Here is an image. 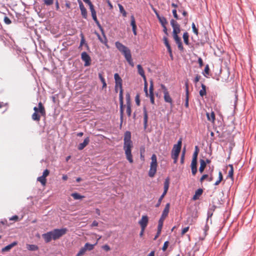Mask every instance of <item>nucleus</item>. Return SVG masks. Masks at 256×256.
<instances>
[{"label":"nucleus","mask_w":256,"mask_h":256,"mask_svg":"<svg viewBox=\"0 0 256 256\" xmlns=\"http://www.w3.org/2000/svg\"><path fill=\"white\" fill-rule=\"evenodd\" d=\"M172 14H173V16H174V17L176 18V20H178V15L176 13V9H174L172 11Z\"/></svg>","instance_id":"nucleus-60"},{"label":"nucleus","mask_w":256,"mask_h":256,"mask_svg":"<svg viewBox=\"0 0 256 256\" xmlns=\"http://www.w3.org/2000/svg\"><path fill=\"white\" fill-rule=\"evenodd\" d=\"M26 248L30 251H36L38 250V246L36 244H26Z\"/></svg>","instance_id":"nucleus-29"},{"label":"nucleus","mask_w":256,"mask_h":256,"mask_svg":"<svg viewBox=\"0 0 256 256\" xmlns=\"http://www.w3.org/2000/svg\"><path fill=\"white\" fill-rule=\"evenodd\" d=\"M143 112H144V129L146 130L148 126V114L146 108L145 106L144 107V108H143Z\"/></svg>","instance_id":"nucleus-15"},{"label":"nucleus","mask_w":256,"mask_h":256,"mask_svg":"<svg viewBox=\"0 0 256 256\" xmlns=\"http://www.w3.org/2000/svg\"><path fill=\"white\" fill-rule=\"evenodd\" d=\"M98 78L100 79L102 82V88H104L106 87V80L102 74H100V73L98 74Z\"/></svg>","instance_id":"nucleus-41"},{"label":"nucleus","mask_w":256,"mask_h":256,"mask_svg":"<svg viewBox=\"0 0 256 256\" xmlns=\"http://www.w3.org/2000/svg\"><path fill=\"white\" fill-rule=\"evenodd\" d=\"M158 18L162 26H166L168 22L164 16H160Z\"/></svg>","instance_id":"nucleus-31"},{"label":"nucleus","mask_w":256,"mask_h":256,"mask_svg":"<svg viewBox=\"0 0 256 256\" xmlns=\"http://www.w3.org/2000/svg\"><path fill=\"white\" fill-rule=\"evenodd\" d=\"M192 31L194 32V34H195L196 36H198V30L196 28V25L194 22H192Z\"/></svg>","instance_id":"nucleus-51"},{"label":"nucleus","mask_w":256,"mask_h":256,"mask_svg":"<svg viewBox=\"0 0 256 256\" xmlns=\"http://www.w3.org/2000/svg\"><path fill=\"white\" fill-rule=\"evenodd\" d=\"M198 63L200 65V67L202 68L203 66V61L201 58H198Z\"/></svg>","instance_id":"nucleus-63"},{"label":"nucleus","mask_w":256,"mask_h":256,"mask_svg":"<svg viewBox=\"0 0 256 256\" xmlns=\"http://www.w3.org/2000/svg\"><path fill=\"white\" fill-rule=\"evenodd\" d=\"M68 231L66 228H56L54 229L53 230H52V236H53V240H56L60 238L61 236L65 234Z\"/></svg>","instance_id":"nucleus-6"},{"label":"nucleus","mask_w":256,"mask_h":256,"mask_svg":"<svg viewBox=\"0 0 256 256\" xmlns=\"http://www.w3.org/2000/svg\"><path fill=\"white\" fill-rule=\"evenodd\" d=\"M203 190L202 188L198 189L194 195L192 197L193 200H196L198 199V198L200 196H201L202 194Z\"/></svg>","instance_id":"nucleus-22"},{"label":"nucleus","mask_w":256,"mask_h":256,"mask_svg":"<svg viewBox=\"0 0 256 256\" xmlns=\"http://www.w3.org/2000/svg\"><path fill=\"white\" fill-rule=\"evenodd\" d=\"M186 102L184 104V106L186 108L188 107V84L187 82L186 83Z\"/></svg>","instance_id":"nucleus-21"},{"label":"nucleus","mask_w":256,"mask_h":256,"mask_svg":"<svg viewBox=\"0 0 256 256\" xmlns=\"http://www.w3.org/2000/svg\"><path fill=\"white\" fill-rule=\"evenodd\" d=\"M124 150L126 159L130 163L134 162L132 154V148L133 146L132 142L131 140V132L130 131H126L124 134Z\"/></svg>","instance_id":"nucleus-2"},{"label":"nucleus","mask_w":256,"mask_h":256,"mask_svg":"<svg viewBox=\"0 0 256 256\" xmlns=\"http://www.w3.org/2000/svg\"><path fill=\"white\" fill-rule=\"evenodd\" d=\"M92 8H90V10L91 12V13H92V19L94 20V22L96 23V25L98 26L99 28H101V27H102L100 23V22H98V20L97 19V18H96V12L94 8V6H91Z\"/></svg>","instance_id":"nucleus-11"},{"label":"nucleus","mask_w":256,"mask_h":256,"mask_svg":"<svg viewBox=\"0 0 256 256\" xmlns=\"http://www.w3.org/2000/svg\"><path fill=\"white\" fill-rule=\"evenodd\" d=\"M188 230H189V226H187V227H186L184 228H183L182 231V235L184 234L185 233H186Z\"/></svg>","instance_id":"nucleus-64"},{"label":"nucleus","mask_w":256,"mask_h":256,"mask_svg":"<svg viewBox=\"0 0 256 256\" xmlns=\"http://www.w3.org/2000/svg\"><path fill=\"white\" fill-rule=\"evenodd\" d=\"M32 119L34 120L39 122L40 120V116L36 112H34L32 115Z\"/></svg>","instance_id":"nucleus-43"},{"label":"nucleus","mask_w":256,"mask_h":256,"mask_svg":"<svg viewBox=\"0 0 256 256\" xmlns=\"http://www.w3.org/2000/svg\"><path fill=\"white\" fill-rule=\"evenodd\" d=\"M151 160L150 168L148 171V176L150 178H152L154 176L156 172L158 166L157 158L155 154H153L152 156Z\"/></svg>","instance_id":"nucleus-5"},{"label":"nucleus","mask_w":256,"mask_h":256,"mask_svg":"<svg viewBox=\"0 0 256 256\" xmlns=\"http://www.w3.org/2000/svg\"><path fill=\"white\" fill-rule=\"evenodd\" d=\"M169 184H170L169 178H167L165 180L164 182V190L163 192V193H164V194H166L168 190V189L169 188Z\"/></svg>","instance_id":"nucleus-28"},{"label":"nucleus","mask_w":256,"mask_h":256,"mask_svg":"<svg viewBox=\"0 0 256 256\" xmlns=\"http://www.w3.org/2000/svg\"><path fill=\"white\" fill-rule=\"evenodd\" d=\"M4 22L6 24H10L12 23V21L8 16L4 18Z\"/></svg>","instance_id":"nucleus-55"},{"label":"nucleus","mask_w":256,"mask_h":256,"mask_svg":"<svg viewBox=\"0 0 256 256\" xmlns=\"http://www.w3.org/2000/svg\"><path fill=\"white\" fill-rule=\"evenodd\" d=\"M80 11H81V14H82V17L86 19L87 18V11H86V8H84L82 10H81Z\"/></svg>","instance_id":"nucleus-50"},{"label":"nucleus","mask_w":256,"mask_h":256,"mask_svg":"<svg viewBox=\"0 0 256 256\" xmlns=\"http://www.w3.org/2000/svg\"><path fill=\"white\" fill-rule=\"evenodd\" d=\"M115 46L117 49L124 56V58L129 64L132 66H134V64L132 58V54L130 50L120 42H115Z\"/></svg>","instance_id":"nucleus-3"},{"label":"nucleus","mask_w":256,"mask_h":256,"mask_svg":"<svg viewBox=\"0 0 256 256\" xmlns=\"http://www.w3.org/2000/svg\"><path fill=\"white\" fill-rule=\"evenodd\" d=\"M126 114L128 116H131V106H126Z\"/></svg>","instance_id":"nucleus-52"},{"label":"nucleus","mask_w":256,"mask_h":256,"mask_svg":"<svg viewBox=\"0 0 256 256\" xmlns=\"http://www.w3.org/2000/svg\"><path fill=\"white\" fill-rule=\"evenodd\" d=\"M206 166V162H205L204 160L202 159H200V166L199 168V171L200 173H202L204 172V169L205 168Z\"/></svg>","instance_id":"nucleus-26"},{"label":"nucleus","mask_w":256,"mask_h":256,"mask_svg":"<svg viewBox=\"0 0 256 256\" xmlns=\"http://www.w3.org/2000/svg\"><path fill=\"white\" fill-rule=\"evenodd\" d=\"M180 150L174 149L172 148V158L174 160V163L176 164L178 161V158Z\"/></svg>","instance_id":"nucleus-13"},{"label":"nucleus","mask_w":256,"mask_h":256,"mask_svg":"<svg viewBox=\"0 0 256 256\" xmlns=\"http://www.w3.org/2000/svg\"><path fill=\"white\" fill-rule=\"evenodd\" d=\"M71 196L74 200H80L84 198V196L80 195V194L78 192H74L71 194Z\"/></svg>","instance_id":"nucleus-33"},{"label":"nucleus","mask_w":256,"mask_h":256,"mask_svg":"<svg viewBox=\"0 0 256 256\" xmlns=\"http://www.w3.org/2000/svg\"><path fill=\"white\" fill-rule=\"evenodd\" d=\"M114 78L115 80V91L116 92L118 91V88H120L119 100L120 107V127L122 126L124 118V101H123V90L122 88V80L118 73L114 74Z\"/></svg>","instance_id":"nucleus-1"},{"label":"nucleus","mask_w":256,"mask_h":256,"mask_svg":"<svg viewBox=\"0 0 256 256\" xmlns=\"http://www.w3.org/2000/svg\"><path fill=\"white\" fill-rule=\"evenodd\" d=\"M86 252V250L84 247H82L80 249L78 253L76 254V256H82Z\"/></svg>","instance_id":"nucleus-48"},{"label":"nucleus","mask_w":256,"mask_h":256,"mask_svg":"<svg viewBox=\"0 0 256 256\" xmlns=\"http://www.w3.org/2000/svg\"><path fill=\"white\" fill-rule=\"evenodd\" d=\"M38 112H40L42 116H45V109L42 102H40L38 103Z\"/></svg>","instance_id":"nucleus-24"},{"label":"nucleus","mask_w":256,"mask_h":256,"mask_svg":"<svg viewBox=\"0 0 256 256\" xmlns=\"http://www.w3.org/2000/svg\"><path fill=\"white\" fill-rule=\"evenodd\" d=\"M170 206V203L166 204L164 210L162 211L161 216L158 220L157 233L156 235L154 236V240H156L161 233L164 221V219L166 218V217L168 216L169 212Z\"/></svg>","instance_id":"nucleus-4"},{"label":"nucleus","mask_w":256,"mask_h":256,"mask_svg":"<svg viewBox=\"0 0 256 256\" xmlns=\"http://www.w3.org/2000/svg\"><path fill=\"white\" fill-rule=\"evenodd\" d=\"M154 84H153V82L152 80H150V86L149 88V94H154Z\"/></svg>","instance_id":"nucleus-47"},{"label":"nucleus","mask_w":256,"mask_h":256,"mask_svg":"<svg viewBox=\"0 0 256 256\" xmlns=\"http://www.w3.org/2000/svg\"><path fill=\"white\" fill-rule=\"evenodd\" d=\"M81 58L84 62V66H88L91 64V58L90 56L86 52H84L81 54Z\"/></svg>","instance_id":"nucleus-9"},{"label":"nucleus","mask_w":256,"mask_h":256,"mask_svg":"<svg viewBox=\"0 0 256 256\" xmlns=\"http://www.w3.org/2000/svg\"><path fill=\"white\" fill-rule=\"evenodd\" d=\"M90 142V138L89 137H86L84 138L83 142L80 143L78 146V149L79 150H83L89 143Z\"/></svg>","instance_id":"nucleus-17"},{"label":"nucleus","mask_w":256,"mask_h":256,"mask_svg":"<svg viewBox=\"0 0 256 256\" xmlns=\"http://www.w3.org/2000/svg\"><path fill=\"white\" fill-rule=\"evenodd\" d=\"M148 222V218L147 216H142L141 220L138 222L140 227L146 228Z\"/></svg>","instance_id":"nucleus-12"},{"label":"nucleus","mask_w":256,"mask_h":256,"mask_svg":"<svg viewBox=\"0 0 256 256\" xmlns=\"http://www.w3.org/2000/svg\"><path fill=\"white\" fill-rule=\"evenodd\" d=\"M185 150H184L180 156V163L183 164L184 160Z\"/></svg>","instance_id":"nucleus-57"},{"label":"nucleus","mask_w":256,"mask_h":256,"mask_svg":"<svg viewBox=\"0 0 256 256\" xmlns=\"http://www.w3.org/2000/svg\"><path fill=\"white\" fill-rule=\"evenodd\" d=\"M160 86H161L162 90H163L164 98V102H166L170 104L171 108H172V106H173L172 100L170 95V94L168 90V89L166 88V86L163 84H161Z\"/></svg>","instance_id":"nucleus-7"},{"label":"nucleus","mask_w":256,"mask_h":256,"mask_svg":"<svg viewBox=\"0 0 256 256\" xmlns=\"http://www.w3.org/2000/svg\"><path fill=\"white\" fill-rule=\"evenodd\" d=\"M189 35L187 32H185L183 34V39L184 44L186 45H189Z\"/></svg>","instance_id":"nucleus-32"},{"label":"nucleus","mask_w":256,"mask_h":256,"mask_svg":"<svg viewBox=\"0 0 256 256\" xmlns=\"http://www.w3.org/2000/svg\"><path fill=\"white\" fill-rule=\"evenodd\" d=\"M102 248L106 252L109 251L110 250V246L108 244L104 245L102 246Z\"/></svg>","instance_id":"nucleus-62"},{"label":"nucleus","mask_w":256,"mask_h":256,"mask_svg":"<svg viewBox=\"0 0 256 256\" xmlns=\"http://www.w3.org/2000/svg\"><path fill=\"white\" fill-rule=\"evenodd\" d=\"M49 173V170L46 169L43 172L42 175V176L46 178L48 175Z\"/></svg>","instance_id":"nucleus-61"},{"label":"nucleus","mask_w":256,"mask_h":256,"mask_svg":"<svg viewBox=\"0 0 256 256\" xmlns=\"http://www.w3.org/2000/svg\"><path fill=\"white\" fill-rule=\"evenodd\" d=\"M195 150L193 154L192 160H197L198 154L199 152L198 146H196L194 148Z\"/></svg>","instance_id":"nucleus-34"},{"label":"nucleus","mask_w":256,"mask_h":256,"mask_svg":"<svg viewBox=\"0 0 256 256\" xmlns=\"http://www.w3.org/2000/svg\"><path fill=\"white\" fill-rule=\"evenodd\" d=\"M44 4L47 6L52 5L54 2V0H43Z\"/></svg>","instance_id":"nucleus-56"},{"label":"nucleus","mask_w":256,"mask_h":256,"mask_svg":"<svg viewBox=\"0 0 256 256\" xmlns=\"http://www.w3.org/2000/svg\"><path fill=\"white\" fill-rule=\"evenodd\" d=\"M170 24L173 28V37L178 36V34L180 32V24L174 19L170 20Z\"/></svg>","instance_id":"nucleus-8"},{"label":"nucleus","mask_w":256,"mask_h":256,"mask_svg":"<svg viewBox=\"0 0 256 256\" xmlns=\"http://www.w3.org/2000/svg\"><path fill=\"white\" fill-rule=\"evenodd\" d=\"M208 120L210 121L214 122L215 120V115L214 112H212L210 114H206Z\"/></svg>","instance_id":"nucleus-38"},{"label":"nucleus","mask_w":256,"mask_h":256,"mask_svg":"<svg viewBox=\"0 0 256 256\" xmlns=\"http://www.w3.org/2000/svg\"><path fill=\"white\" fill-rule=\"evenodd\" d=\"M166 194H164V193H162V194L161 195V196L158 198V202L157 204L156 205V207L158 208V207L160 206L161 204L162 201V199H163V198H164V196Z\"/></svg>","instance_id":"nucleus-46"},{"label":"nucleus","mask_w":256,"mask_h":256,"mask_svg":"<svg viewBox=\"0 0 256 256\" xmlns=\"http://www.w3.org/2000/svg\"><path fill=\"white\" fill-rule=\"evenodd\" d=\"M182 138H180L177 144H176L174 146L173 148L180 150L182 148Z\"/></svg>","instance_id":"nucleus-37"},{"label":"nucleus","mask_w":256,"mask_h":256,"mask_svg":"<svg viewBox=\"0 0 256 256\" xmlns=\"http://www.w3.org/2000/svg\"><path fill=\"white\" fill-rule=\"evenodd\" d=\"M17 244L16 242H14L12 244L6 246L5 247L2 248V252H6L10 250L13 246H15Z\"/></svg>","instance_id":"nucleus-25"},{"label":"nucleus","mask_w":256,"mask_h":256,"mask_svg":"<svg viewBox=\"0 0 256 256\" xmlns=\"http://www.w3.org/2000/svg\"><path fill=\"white\" fill-rule=\"evenodd\" d=\"M176 44L178 45V48L180 51L184 50V47L181 40V38L178 36L174 38Z\"/></svg>","instance_id":"nucleus-16"},{"label":"nucleus","mask_w":256,"mask_h":256,"mask_svg":"<svg viewBox=\"0 0 256 256\" xmlns=\"http://www.w3.org/2000/svg\"><path fill=\"white\" fill-rule=\"evenodd\" d=\"M42 237L46 243L49 242L52 239H53V236H52V232H51V231L42 234Z\"/></svg>","instance_id":"nucleus-14"},{"label":"nucleus","mask_w":256,"mask_h":256,"mask_svg":"<svg viewBox=\"0 0 256 256\" xmlns=\"http://www.w3.org/2000/svg\"><path fill=\"white\" fill-rule=\"evenodd\" d=\"M216 206L215 205L212 206L208 210L207 212V220L209 218H211L213 214V212L215 210Z\"/></svg>","instance_id":"nucleus-19"},{"label":"nucleus","mask_w":256,"mask_h":256,"mask_svg":"<svg viewBox=\"0 0 256 256\" xmlns=\"http://www.w3.org/2000/svg\"><path fill=\"white\" fill-rule=\"evenodd\" d=\"M97 244V242H96L94 244H90L88 242L86 243L84 246V248H85L86 250H91L94 249V246Z\"/></svg>","instance_id":"nucleus-30"},{"label":"nucleus","mask_w":256,"mask_h":256,"mask_svg":"<svg viewBox=\"0 0 256 256\" xmlns=\"http://www.w3.org/2000/svg\"><path fill=\"white\" fill-rule=\"evenodd\" d=\"M37 180L40 182L42 186L46 185V178H44L42 176H39Z\"/></svg>","instance_id":"nucleus-40"},{"label":"nucleus","mask_w":256,"mask_h":256,"mask_svg":"<svg viewBox=\"0 0 256 256\" xmlns=\"http://www.w3.org/2000/svg\"><path fill=\"white\" fill-rule=\"evenodd\" d=\"M80 44L81 46H82L83 44H84L85 46H86L87 48H88V44L86 42L84 36L82 32H81L80 34Z\"/></svg>","instance_id":"nucleus-36"},{"label":"nucleus","mask_w":256,"mask_h":256,"mask_svg":"<svg viewBox=\"0 0 256 256\" xmlns=\"http://www.w3.org/2000/svg\"><path fill=\"white\" fill-rule=\"evenodd\" d=\"M144 92L146 93V96H148L149 94H148V84L146 82V81H144Z\"/></svg>","instance_id":"nucleus-49"},{"label":"nucleus","mask_w":256,"mask_h":256,"mask_svg":"<svg viewBox=\"0 0 256 256\" xmlns=\"http://www.w3.org/2000/svg\"><path fill=\"white\" fill-rule=\"evenodd\" d=\"M118 6L119 8L120 12V13L122 14V16L124 17H126V16L127 14L126 10H124L123 6L120 4H118Z\"/></svg>","instance_id":"nucleus-39"},{"label":"nucleus","mask_w":256,"mask_h":256,"mask_svg":"<svg viewBox=\"0 0 256 256\" xmlns=\"http://www.w3.org/2000/svg\"><path fill=\"white\" fill-rule=\"evenodd\" d=\"M137 106H140V96L138 94H137L135 98Z\"/></svg>","instance_id":"nucleus-58"},{"label":"nucleus","mask_w":256,"mask_h":256,"mask_svg":"<svg viewBox=\"0 0 256 256\" xmlns=\"http://www.w3.org/2000/svg\"><path fill=\"white\" fill-rule=\"evenodd\" d=\"M164 42L167 48L168 53H170V50H172L168 42V40L166 36L163 38Z\"/></svg>","instance_id":"nucleus-27"},{"label":"nucleus","mask_w":256,"mask_h":256,"mask_svg":"<svg viewBox=\"0 0 256 256\" xmlns=\"http://www.w3.org/2000/svg\"><path fill=\"white\" fill-rule=\"evenodd\" d=\"M138 71L139 74H140L142 78H143L144 81L146 80V77L144 74V69L142 68V66L140 64H138L137 66Z\"/></svg>","instance_id":"nucleus-20"},{"label":"nucleus","mask_w":256,"mask_h":256,"mask_svg":"<svg viewBox=\"0 0 256 256\" xmlns=\"http://www.w3.org/2000/svg\"><path fill=\"white\" fill-rule=\"evenodd\" d=\"M148 96H149V97L150 98V102L152 104H154V94H149Z\"/></svg>","instance_id":"nucleus-59"},{"label":"nucleus","mask_w":256,"mask_h":256,"mask_svg":"<svg viewBox=\"0 0 256 256\" xmlns=\"http://www.w3.org/2000/svg\"><path fill=\"white\" fill-rule=\"evenodd\" d=\"M202 88L199 93L201 96H203L206 94V86L204 84H202Z\"/></svg>","instance_id":"nucleus-35"},{"label":"nucleus","mask_w":256,"mask_h":256,"mask_svg":"<svg viewBox=\"0 0 256 256\" xmlns=\"http://www.w3.org/2000/svg\"><path fill=\"white\" fill-rule=\"evenodd\" d=\"M168 241L165 242H164L163 246L162 248V250L164 252L166 251V250L167 249L168 247Z\"/></svg>","instance_id":"nucleus-54"},{"label":"nucleus","mask_w":256,"mask_h":256,"mask_svg":"<svg viewBox=\"0 0 256 256\" xmlns=\"http://www.w3.org/2000/svg\"><path fill=\"white\" fill-rule=\"evenodd\" d=\"M130 18H131L130 24H131V26H132V28H136V21H135V19H134V16L133 15H132L131 16Z\"/></svg>","instance_id":"nucleus-45"},{"label":"nucleus","mask_w":256,"mask_h":256,"mask_svg":"<svg viewBox=\"0 0 256 256\" xmlns=\"http://www.w3.org/2000/svg\"><path fill=\"white\" fill-rule=\"evenodd\" d=\"M102 32V34L103 38H102L98 34L96 33V36H98V40L102 44H104V45L108 48H109V46L108 45V40L106 37V36L104 34V30L102 28V27L101 28H99Z\"/></svg>","instance_id":"nucleus-10"},{"label":"nucleus","mask_w":256,"mask_h":256,"mask_svg":"<svg viewBox=\"0 0 256 256\" xmlns=\"http://www.w3.org/2000/svg\"><path fill=\"white\" fill-rule=\"evenodd\" d=\"M38 112H40L42 116H45V109L42 102H40L38 103Z\"/></svg>","instance_id":"nucleus-23"},{"label":"nucleus","mask_w":256,"mask_h":256,"mask_svg":"<svg viewBox=\"0 0 256 256\" xmlns=\"http://www.w3.org/2000/svg\"><path fill=\"white\" fill-rule=\"evenodd\" d=\"M192 173L194 176L197 172V160H192L191 162Z\"/></svg>","instance_id":"nucleus-18"},{"label":"nucleus","mask_w":256,"mask_h":256,"mask_svg":"<svg viewBox=\"0 0 256 256\" xmlns=\"http://www.w3.org/2000/svg\"><path fill=\"white\" fill-rule=\"evenodd\" d=\"M233 174H234V168H230V170L228 171V177H229V178H231L232 179H233Z\"/></svg>","instance_id":"nucleus-53"},{"label":"nucleus","mask_w":256,"mask_h":256,"mask_svg":"<svg viewBox=\"0 0 256 256\" xmlns=\"http://www.w3.org/2000/svg\"><path fill=\"white\" fill-rule=\"evenodd\" d=\"M126 106H131L130 103V96L129 93H127L126 96Z\"/></svg>","instance_id":"nucleus-44"},{"label":"nucleus","mask_w":256,"mask_h":256,"mask_svg":"<svg viewBox=\"0 0 256 256\" xmlns=\"http://www.w3.org/2000/svg\"><path fill=\"white\" fill-rule=\"evenodd\" d=\"M222 178H223V176H222V172H218V180L216 182L214 183V185L215 186L218 185L221 182V181L222 180Z\"/></svg>","instance_id":"nucleus-42"}]
</instances>
